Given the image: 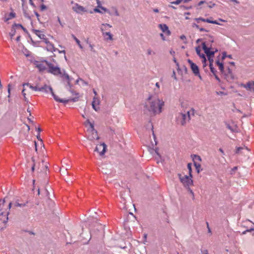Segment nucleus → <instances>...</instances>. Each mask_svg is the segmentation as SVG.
Wrapping results in <instances>:
<instances>
[{"label": "nucleus", "mask_w": 254, "mask_h": 254, "mask_svg": "<svg viewBox=\"0 0 254 254\" xmlns=\"http://www.w3.org/2000/svg\"><path fill=\"white\" fill-rule=\"evenodd\" d=\"M147 100L149 101L150 105L149 111L152 112L154 115L159 114L162 112V108L164 104L162 100L160 99L157 96L150 95Z\"/></svg>", "instance_id": "obj_1"}, {"label": "nucleus", "mask_w": 254, "mask_h": 254, "mask_svg": "<svg viewBox=\"0 0 254 254\" xmlns=\"http://www.w3.org/2000/svg\"><path fill=\"white\" fill-rule=\"evenodd\" d=\"M194 110L192 109L191 110L188 111L186 113H179L177 117L176 120L178 124H180L182 126H184L186 123L190 121V114L194 115Z\"/></svg>", "instance_id": "obj_2"}, {"label": "nucleus", "mask_w": 254, "mask_h": 254, "mask_svg": "<svg viewBox=\"0 0 254 254\" xmlns=\"http://www.w3.org/2000/svg\"><path fill=\"white\" fill-rule=\"evenodd\" d=\"M45 63L47 66V72L51 73L55 76L62 74V70L58 65H55L53 64L45 61Z\"/></svg>", "instance_id": "obj_3"}, {"label": "nucleus", "mask_w": 254, "mask_h": 254, "mask_svg": "<svg viewBox=\"0 0 254 254\" xmlns=\"http://www.w3.org/2000/svg\"><path fill=\"white\" fill-rule=\"evenodd\" d=\"M5 203V198L0 199V221L4 224H5L8 221V212H5L3 211V206Z\"/></svg>", "instance_id": "obj_4"}, {"label": "nucleus", "mask_w": 254, "mask_h": 254, "mask_svg": "<svg viewBox=\"0 0 254 254\" xmlns=\"http://www.w3.org/2000/svg\"><path fill=\"white\" fill-rule=\"evenodd\" d=\"M178 175L180 182L183 184L185 187H190V186L192 185L193 181L191 179L192 178H190V175H184L182 176L181 174H178Z\"/></svg>", "instance_id": "obj_5"}, {"label": "nucleus", "mask_w": 254, "mask_h": 254, "mask_svg": "<svg viewBox=\"0 0 254 254\" xmlns=\"http://www.w3.org/2000/svg\"><path fill=\"white\" fill-rule=\"evenodd\" d=\"M202 49L204 51V53L206 54V56L208 57V59L209 61V62H212L213 60L211 58V57H213L215 52H217L218 50L217 49L215 50V51H211L210 49H211V46L210 47H207L206 45L205 42H203L202 43Z\"/></svg>", "instance_id": "obj_6"}, {"label": "nucleus", "mask_w": 254, "mask_h": 254, "mask_svg": "<svg viewBox=\"0 0 254 254\" xmlns=\"http://www.w3.org/2000/svg\"><path fill=\"white\" fill-rule=\"evenodd\" d=\"M107 146L104 142L100 143V144H97L94 150V151H96L99 153L100 156L104 155L106 151Z\"/></svg>", "instance_id": "obj_7"}, {"label": "nucleus", "mask_w": 254, "mask_h": 254, "mask_svg": "<svg viewBox=\"0 0 254 254\" xmlns=\"http://www.w3.org/2000/svg\"><path fill=\"white\" fill-rule=\"evenodd\" d=\"M87 132L88 133L87 136L88 140L94 141L95 140H98L99 139L97 131L95 129L87 130Z\"/></svg>", "instance_id": "obj_8"}, {"label": "nucleus", "mask_w": 254, "mask_h": 254, "mask_svg": "<svg viewBox=\"0 0 254 254\" xmlns=\"http://www.w3.org/2000/svg\"><path fill=\"white\" fill-rule=\"evenodd\" d=\"M72 9L77 13H81L82 12H86L87 11L86 9L84 7L77 3L74 4V6L72 7Z\"/></svg>", "instance_id": "obj_9"}, {"label": "nucleus", "mask_w": 254, "mask_h": 254, "mask_svg": "<svg viewBox=\"0 0 254 254\" xmlns=\"http://www.w3.org/2000/svg\"><path fill=\"white\" fill-rule=\"evenodd\" d=\"M100 29L105 40L112 41L113 40V35L110 32H105V29L103 27H101Z\"/></svg>", "instance_id": "obj_10"}, {"label": "nucleus", "mask_w": 254, "mask_h": 254, "mask_svg": "<svg viewBox=\"0 0 254 254\" xmlns=\"http://www.w3.org/2000/svg\"><path fill=\"white\" fill-rule=\"evenodd\" d=\"M188 62L189 63L194 74H199V70L198 66L190 60H188Z\"/></svg>", "instance_id": "obj_11"}, {"label": "nucleus", "mask_w": 254, "mask_h": 254, "mask_svg": "<svg viewBox=\"0 0 254 254\" xmlns=\"http://www.w3.org/2000/svg\"><path fill=\"white\" fill-rule=\"evenodd\" d=\"M99 104H100V100L99 99L97 98L96 97L94 96L93 99V101L92 102V106L93 109L96 111H98L100 109L99 107Z\"/></svg>", "instance_id": "obj_12"}, {"label": "nucleus", "mask_w": 254, "mask_h": 254, "mask_svg": "<svg viewBox=\"0 0 254 254\" xmlns=\"http://www.w3.org/2000/svg\"><path fill=\"white\" fill-rule=\"evenodd\" d=\"M195 51L197 55L202 59V62L203 64H205L206 62V59L205 58V56L204 54L201 53V50L199 47H196L195 48Z\"/></svg>", "instance_id": "obj_13"}, {"label": "nucleus", "mask_w": 254, "mask_h": 254, "mask_svg": "<svg viewBox=\"0 0 254 254\" xmlns=\"http://www.w3.org/2000/svg\"><path fill=\"white\" fill-rule=\"evenodd\" d=\"M243 87L247 90L250 91H254V81H250L248 82Z\"/></svg>", "instance_id": "obj_14"}, {"label": "nucleus", "mask_w": 254, "mask_h": 254, "mask_svg": "<svg viewBox=\"0 0 254 254\" xmlns=\"http://www.w3.org/2000/svg\"><path fill=\"white\" fill-rule=\"evenodd\" d=\"M53 91V89L50 86H48L46 84H45L44 86L40 87L39 91H41L43 92L48 93L49 91H50L51 93Z\"/></svg>", "instance_id": "obj_15"}, {"label": "nucleus", "mask_w": 254, "mask_h": 254, "mask_svg": "<svg viewBox=\"0 0 254 254\" xmlns=\"http://www.w3.org/2000/svg\"><path fill=\"white\" fill-rule=\"evenodd\" d=\"M51 93L52 96L53 97V98H54V99L57 102H60V103H64V104L67 103H68L69 102V100H66V99H61V98H59L58 96H57L54 93L53 91H52Z\"/></svg>", "instance_id": "obj_16"}, {"label": "nucleus", "mask_w": 254, "mask_h": 254, "mask_svg": "<svg viewBox=\"0 0 254 254\" xmlns=\"http://www.w3.org/2000/svg\"><path fill=\"white\" fill-rule=\"evenodd\" d=\"M159 27L161 30L164 32L166 33L168 35H170L171 34V32L169 30L168 27L165 24H159Z\"/></svg>", "instance_id": "obj_17"}, {"label": "nucleus", "mask_w": 254, "mask_h": 254, "mask_svg": "<svg viewBox=\"0 0 254 254\" xmlns=\"http://www.w3.org/2000/svg\"><path fill=\"white\" fill-rule=\"evenodd\" d=\"M33 31L34 33V34L41 39L43 40V39H45V37L46 36L42 31L36 29H33Z\"/></svg>", "instance_id": "obj_18"}, {"label": "nucleus", "mask_w": 254, "mask_h": 254, "mask_svg": "<svg viewBox=\"0 0 254 254\" xmlns=\"http://www.w3.org/2000/svg\"><path fill=\"white\" fill-rule=\"evenodd\" d=\"M97 3L98 4V7L100 8L102 10L104 11V12H107L108 14H109L110 15H112L113 14L112 12H111L109 9L106 8V7H104L101 5V2L99 0H96Z\"/></svg>", "instance_id": "obj_19"}, {"label": "nucleus", "mask_w": 254, "mask_h": 254, "mask_svg": "<svg viewBox=\"0 0 254 254\" xmlns=\"http://www.w3.org/2000/svg\"><path fill=\"white\" fill-rule=\"evenodd\" d=\"M46 50L48 51L51 52H56L57 51V50H58V49L55 48L54 44L51 42L50 43H49V44L47 45Z\"/></svg>", "instance_id": "obj_20"}, {"label": "nucleus", "mask_w": 254, "mask_h": 254, "mask_svg": "<svg viewBox=\"0 0 254 254\" xmlns=\"http://www.w3.org/2000/svg\"><path fill=\"white\" fill-rule=\"evenodd\" d=\"M59 75H60L62 78L65 79L66 80H70L71 79V78H70L69 75L65 72V70L64 69L62 70V74H60Z\"/></svg>", "instance_id": "obj_21"}, {"label": "nucleus", "mask_w": 254, "mask_h": 254, "mask_svg": "<svg viewBox=\"0 0 254 254\" xmlns=\"http://www.w3.org/2000/svg\"><path fill=\"white\" fill-rule=\"evenodd\" d=\"M36 67L39 69L40 71H43L45 70H47V67L43 64L41 63H38L36 64Z\"/></svg>", "instance_id": "obj_22"}, {"label": "nucleus", "mask_w": 254, "mask_h": 254, "mask_svg": "<svg viewBox=\"0 0 254 254\" xmlns=\"http://www.w3.org/2000/svg\"><path fill=\"white\" fill-rule=\"evenodd\" d=\"M227 70H228V73H227V74H226L225 75L226 78L227 79H233L234 76L233 75L232 70L229 67H228Z\"/></svg>", "instance_id": "obj_23"}, {"label": "nucleus", "mask_w": 254, "mask_h": 254, "mask_svg": "<svg viewBox=\"0 0 254 254\" xmlns=\"http://www.w3.org/2000/svg\"><path fill=\"white\" fill-rule=\"evenodd\" d=\"M23 87H25V86H28L31 89L34 90V91H39L40 87H37L36 86H33L31 85V84H30L29 83H28L23 84Z\"/></svg>", "instance_id": "obj_24"}, {"label": "nucleus", "mask_w": 254, "mask_h": 254, "mask_svg": "<svg viewBox=\"0 0 254 254\" xmlns=\"http://www.w3.org/2000/svg\"><path fill=\"white\" fill-rule=\"evenodd\" d=\"M216 64L219 66V68L222 73L224 72V65L222 63H220L219 60L216 62Z\"/></svg>", "instance_id": "obj_25"}, {"label": "nucleus", "mask_w": 254, "mask_h": 254, "mask_svg": "<svg viewBox=\"0 0 254 254\" xmlns=\"http://www.w3.org/2000/svg\"><path fill=\"white\" fill-rule=\"evenodd\" d=\"M85 125H88L90 127V128H88L87 130H92L94 129V123L90 122L89 120H87V121H86Z\"/></svg>", "instance_id": "obj_26"}, {"label": "nucleus", "mask_w": 254, "mask_h": 254, "mask_svg": "<svg viewBox=\"0 0 254 254\" xmlns=\"http://www.w3.org/2000/svg\"><path fill=\"white\" fill-rule=\"evenodd\" d=\"M194 166L195 167L196 170L198 173H199L202 169L201 168V165L199 163H197L195 162H194Z\"/></svg>", "instance_id": "obj_27"}, {"label": "nucleus", "mask_w": 254, "mask_h": 254, "mask_svg": "<svg viewBox=\"0 0 254 254\" xmlns=\"http://www.w3.org/2000/svg\"><path fill=\"white\" fill-rule=\"evenodd\" d=\"M72 37L73 38V39L75 41L76 43L77 44V45H78L79 47L81 49H83V47L81 45V44H80V41L74 35H72Z\"/></svg>", "instance_id": "obj_28"}, {"label": "nucleus", "mask_w": 254, "mask_h": 254, "mask_svg": "<svg viewBox=\"0 0 254 254\" xmlns=\"http://www.w3.org/2000/svg\"><path fill=\"white\" fill-rule=\"evenodd\" d=\"M209 67L211 72L213 73V75L216 74L217 70L213 66V64L212 62L210 63Z\"/></svg>", "instance_id": "obj_29"}, {"label": "nucleus", "mask_w": 254, "mask_h": 254, "mask_svg": "<svg viewBox=\"0 0 254 254\" xmlns=\"http://www.w3.org/2000/svg\"><path fill=\"white\" fill-rule=\"evenodd\" d=\"M204 22H207L209 23L215 24L217 25H220V23H218L216 20H211L208 18L205 19Z\"/></svg>", "instance_id": "obj_30"}, {"label": "nucleus", "mask_w": 254, "mask_h": 254, "mask_svg": "<svg viewBox=\"0 0 254 254\" xmlns=\"http://www.w3.org/2000/svg\"><path fill=\"white\" fill-rule=\"evenodd\" d=\"M15 17V13H14V12H10L9 14L8 17H6L5 18V21H7L11 19V18Z\"/></svg>", "instance_id": "obj_31"}, {"label": "nucleus", "mask_w": 254, "mask_h": 254, "mask_svg": "<svg viewBox=\"0 0 254 254\" xmlns=\"http://www.w3.org/2000/svg\"><path fill=\"white\" fill-rule=\"evenodd\" d=\"M187 167H188V169L189 170L190 176V178H192V174H191V172H192L191 164V163H188V165H187Z\"/></svg>", "instance_id": "obj_32"}, {"label": "nucleus", "mask_w": 254, "mask_h": 254, "mask_svg": "<svg viewBox=\"0 0 254 254\" xmlns=\"http://www.w3.org/2000/svg\"><path fill=\"white\" fill-rule=\"evenodd\" d=\"M101 27H103L105 29V30H107L108 28H111L112 25H111L110 24H108V23H103V24H102Z\"/></svg>", "instance_id": "obj_33"}, {"label": "nucleus", "mask_w": 254, "mask_h": 254, "mask_svg": "<svg viewBox=\"0 0 254 254\" xmlns=\"http://www.w3.org/2000/svg\"><path fill=\"white\" fill-rule=\"evenodd\" d=\"M15 34V29L14 28L12 27L10 32L9 33V35L11 37V38L12 39L14 35Z\"/></svg>", "instance_id": "obj_34"}, {"label": "nucleus", "mask_w": 254, "mask_h": 254, "mask_svg": "<svg viewBox=\"0 0 254 254\" xmlns=\"http://www.w3.org/2000/svg\"><path fill=\"white\" fill-rule=\"evenodd\" d=\"M112 9L113 10H114V14L116 16H119V13L118 11V9H117V8L116 7H112Z\"/></svg>", "instance_id": "obj_35"}, {"label": "nucleus", "mask_w": 254, "mask_h": 254, "mask_svg": "<svg viewBox=\"0 0 254 254\" xmlns=\"http://www.w3.org/2000/svg\"><path fill=\"white\" fill-rule=\"evenodd\" d=\"M183 1V0H176V1H171V3L173 4H179L181 2Z\"/></svg>", "instance_id": "obj_36"}, {"label": "nucleus", "mask_w": 254, "mask_h": 254, "mask_svg": "<svg viewBox=\"0 0 254 254\" xmlns=\"http://www.w3.org/2000/svg\"><path fill=\"white\" fill-rule=\"evenodd\" d=\"M25 203H19L17 202H16L14 204V206L16 207H22L25 206Z\"/></svg>", "instance_id": "obj_37"}, {"label": "nucleus", "mask_w": 254, "mask_h": 254, "mask_svg": "<svg viewBox=\"0 0 254 254\" xmlns=\"http://www.w3.org/2000/svg\"><path fill=\"white\" fill-rule=\"evenodd\" d=\"M194 20L197 22V23H199L200 21H203V22H204V20H205V18H203L202 17H198V18H196L194 19Z\"/></svg>", "instance_id": "obj_38"}, {"label": "nucleus", "mask_w": 254, "mask_h": 254, "mask_svg": "<svg viewBox=\"0 0 254 254\" xmlns=\"http://www.w3.org/2000/svg\"><path fill=\"white\" fill-rule=\"evenodd\" d=\"M227 127L230 129L232 132H236V130L233 128L230 125L227 124L226 126Z\"/></svg>", "instance_id": "obj_39"}, {"label": "nucleus", "mask_w": 254, "mask_h": 254, "mask_svg": "<svg viewBox=\"0 0 254 254\" xmlns=\"http://www.w3.org/2000/svg\"><path fill=\"white\" fill-rule=\"evenodd\" d=\"M78 99V97H75V98H70L68 99H66V100H69V101H72V102H74L77 101Z\"/></svg>", "instance_id": "obj_40"}, {"label": "nucleus", "mask_w": 254, "mask_h": 254, "mask_svg": "<svg viewBox=\"0 0 254 254\" xmlns=\"http://www.w3.org/2000/svg\"><path fill=\"white\" fill-rule=\"evenodd\" d=\"M244 149V147H238L236 149V153H240V152L242 150Z\"/></svg>", "instance_id": "obj_41"}, {"label": "nucleus", "mask_w": 254, "mask_h": 254, "mask_svg": "<svg viewBox=\"0 0 254 254\" xmlns=\"http://www.w3.org/2000/svg\"><path fill=\"white\" fill-rule=\"evenodd\" d=\"M180 39L182 40H184V43L186 44L187 43L186 41V37L184 35H182L180 36Z\"/></svg>", "instance_id": "obj_42"}, {"label": "nucleus", "mask_w": 254, "mask_h": 254, "mask_svg": "<svg viewBox=\"0 0 254 254\" xmlns=\"http://www.w3.org/2000/svg\"><path fill=\"white\" fill-rule=\"evenodd\" d=\"M57 20H58V22L61 26V27H63L64 25V23H63L61 22L60 17H59V16L57 17Z\"/></svg>", "instance_id": "obj_43"}, {"label": "nucleus", "mask_w": 254, "mask_h": 254, "mask_svg": "<svg viewBox=\"0 0 254 254\" xmlns=\"http://www.w3.org/2000/svg\"><path fill=\"white\" fill-rule=\"evenodd\" d=\"M47 9V6L44 4H42L40 6V9L41 11H43L44 10Z\"/></svg>", "instance_id": "obj_44"}, {"label": "nucleus", "mask_w": 254, "mask_h": 254, "mask_svg": "<svg viewBox=\"0 0 254 254\" xmlns=\"http://www.w3.org/2000/svg\"><path fill=\"white\" fill-rule=\"evenodd\" d=\"M22 25L20 24H16V23H14L13 26H12V27L14 28L15 27H20V28H22Z\"/></svg>", "instance_id": "obj_45"}, {"label": "nucleus", "mask_w": 254, "mask_h": 254, "mask_svg": "<svg viewBox=\"0 0 254 254\" xmlns=\"http://www.w3.org/2000/svg\"><path fill=\"white\" fill-rule=\"evenodd\" d=\"M94 11L96 12H97V13H103V12L101 10H100L99 8H95L94 9Z\"/></svg>", "instance_id": "obj_46"}, {"label": "nucleus", "mask_w": 254, "mask_h": 254, "mask_svg": "<svg viewBox=\"0 0 254 254\" xmlns=\"http://www.w3.org/2000/svg\"><path fill=\"white\" fill-rule=\"evenodd\" d=\"M37 138H38V139L40 141V143H41V145H43V146H44V145L43 144V142H42V140L41 139V138H40V133H38V135H37Z\"/></svg>", "instance_id": "obj_47"}, {"label": "nucleus", "mask_w": 254, "mask_h": 254, "mask_svg": "<svg viewBox=\"0 0 254 254\" xmlns=\"http://www.w3.org/2000/svg\"><path fill=\"white\" fill-rule=\"evenodd\" d=\"M147 54H148V55H151V54H155V53H154V52H153L152 51V50H151L150 49H148L147 50Z\"/></svg>", "instance_id": "obj_48"}, {"label": "nucleus", "mask_w": 254, "mask_h": 254, "mask_svg": "<svg viewBox=\"0 0 254 254\" xmlns=\"http://www.w3.org/2000/svg\"><path fill=\"white\" fill-rule=\"evenodd\" d=\"M44 42L46 44V45L49 44V43H50L51 42L48 40L47 38H46V36L45 37V39H43Z\"/></svg>", "instance_id": "obj_49"}, {"label": "nucleus", "mask_w": 254, "mask_h": 254, "mask_svg": "<svg viewBox=\"0 0 254 254\" xmlns=\"http://www.w3.org/2000/svg\"><path fill=\"white\" fill-rule=\"evenodd\" d=\"M66 81H67V86H68L70 89L71 86H72V85H71V84L70 83L71 80H66Z\"/></svg>", "instance_id": "obj_50"}, {"label": "nucleus", "mask_w": 254, "mask_h": 254, "mask_svg": "<svg viewBox=\"0 0 254 254\" xmlns=\"http://www.w3.org/2000/svg\"><path fill=\"white\" fill-rule=\"evenodd\" d=\"M8 97L9 98L10 94V84H9L8 85Z\"/></svg>", "instance_id": "obj_51"}, {"label": "nucleus", "mask_w": 254, "mask_h": 254, "mask_svg": "<svg viewBox=\"0 0 254 254\" xmlns=\"http://www.w3.org/2000/svg\"><path fill=\"white\" fill-rule=\"evenodd\" d=\"M181 7H183V8L185 9H190L191 8V6H186L185 5H181Z\"/></svg>", "instance_id": "obj_52"}, {"label": "nucleus", "mask_w": 254, "mask_h": 254, "mask_svg": "<svg viewBox=\"0 0 254 254\" xmlns=\"http://www.w3.org/2000/svg\"><path fill=\"white\" fill-rule=\"evenodd\" d=\"M199 30L200 31H205V32H208V30H206V29L204 28H202V27H200L199 28Z\"/></svg>", "instance_id": "obj_53"}, {"label": "nucleus", "mask_w": 254, "mask_h": 254, "mask_svg": "<svg viewBox=\"0 0 254 254\" xmlns=\"http://www.w3.org/2000/svg\"><path fill=\"white\" fill-rule=\"evenodd\" d=\"M215 79L219 82H220L221 80H220V79L219 78V77L218 76V75L217 74H215L214 75Z\"/></svg>", "instance_id": "obj_54"}, {"label": "nucleus", "mask_w": 254, "mask_h": 254, "mask_svg": "<svg viewBox=\"0 0 254 254\" xmlns=\"http://www.w3.org/2000/svg\"><path fill=\"white\" fill-rule=\"evenodd\" d=\"M209 41L212 43L214 42V39L213 37L211 36H209Z\"/></svg>", "instance_id": "obj_55"}, {"label": "nucleus", "mask_w": 254, "mask_h": 254, "mask_svg": "<svg viewBox=\"0 0 254 254\" xmlns=\"http://www.w3.org/2000/svg\"><path fill=\"white\" fill-rule=\"evenodd\" d=\"M192 26L193 27L196 28L198 29H199V28H200L199 27V26L197 24H196V23H193Z\"/></svg>", "instance_id": "obj_56"}, {"label": "nucleus", "mask_w": 254, "mask_h": 254, "mask_svg": "<svg viewBox=\"0 0 254 254\" xmlns=\"http://www.w3.org/2000/svg\"><path fill=\"white\" fill-rule=\"evenodd\" d=\"M210 3H211V4L208 5V7L210 8L213 7L215 5V4L214 3H212L211 2H210Z\"/></svg>", "instance_id": "obj_57"}, {"label": "nucleus", "mask_w": 254, "mask_h": 254, "mask_svg": "<svg viewBox=\"0 0 254 254\" xmlns=\"http://www.w3.org/2000/svg\"><path fill=\"white\" fill-rule=\"evenodd\" d=\"M205 2H206V1H204V0H202V1H199V2L198 3L197 5H198V6H200V5H201V4H203V3H205Z\"/></svg>", "instance_id": "obj_58"}, {"label": "nucleus", "mask_w": 254, "mask_h": 254, "mask_svg": "<svg viewBox=\"0 0 254 254\" xmlns=\"http://www.w3.org/2000/svg\"><path fill=\"white\" fill-rule=\"evenodd\" d=\"M188 188V190L190 191V192L192 195L193 196H194V193L192 190H191L190 187H187Z\"/></svg>", "instance_id": "obj_59"}, {"label": "nucleus", "mask_w": 254, "mask_h": 254, "mask_svg": "<svg viewBox=\"0 0 254 254\" xmlns=\"http://www.w3.org/2000/svg\"><path fill=\"white\" fill-rule=\"evenodd\" d=\"M29 3L31 5H32L33 7H35V5L34 3H33L32 0H29Z\"/></svg>", "instance_id": "obj_60"}, {"label": "nucleus", "mask_w": 254, "mask_h": 254, "mask_svg": "<svg viewBox=\"0 0 254 254\" xmlns=\"http://www.w3.org/2000/svg\"><path fill=\"white\" fill-rule=\"evenodd\" d=\"M202 254H208V251L207 250H204L201 251Z\"/></svg>", "instance_id": "obj_61"}, {"label": "nucleus", "mask_w": 254, "mask_h": 254, "mask_svg": "<svg viewBox=\"0 0 254 254\" xmlns=\"http://www.w3.org/2000/svg\"><path fill=\"white\" fill-rule=\"evenodd\" d=\"M34 13H35V15L36 16V17H37V18L38 20H39V16H40L39 14L38 13V12H37V11H34Z\"/></svg>", "instance_id": "obj_62"}, {"label": "nucleus", "mask_w": 254, "mask_h": 254, "mask_svg": "<svg viewBox=\"0 0 254 254\" xmlns=\"http://www.w3.org/2000/svg\"><path fill=\"white\" fill-rule=\"evenodd\" d=\"M69 91L72 93L73 95H78V93H76L75 91L72 90L71 89H69Z\"/></svg>", "instance_id": "obj_63"}, {"label": "nucleus", "mask_w": 254, "mask_h": 254, "mask_svg": "<svg viewBox=\"0 0 254 254\" xmlns=\"http://www.w3.org/2000/svg\"><path fill=\"white\" fill-rule=\"evenodd\" d=\"M57 51H58L59 52V53H63L64 54V55L65 54V50H62V51H60L58 49V50H57Z\"/></svg>", "instance_id": "obj_64"}]
</instances>
